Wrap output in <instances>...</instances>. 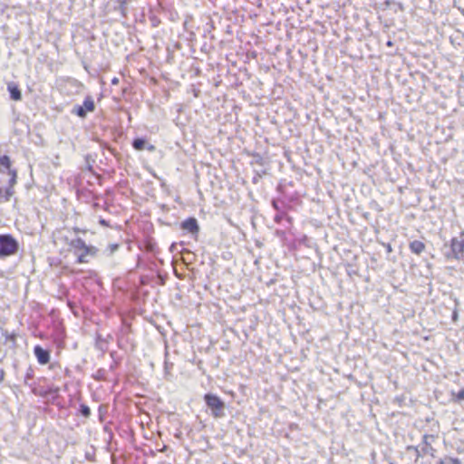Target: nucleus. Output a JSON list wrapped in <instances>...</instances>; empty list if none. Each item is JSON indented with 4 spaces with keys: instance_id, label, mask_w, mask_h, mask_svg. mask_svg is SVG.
<instances>
[{
    "instance_id": "1",
    "label": "nucleus",
    "mask_w": 464,
    "mask_h": 464,
    "mask_svg": "<svg viewBox=\"0 0 464 464\" xmlns=\"http://www.w3.org/2000/svg\"><path fill=\"white\" fill-rule=\"evenodd\" d=\"M18 251V242L10 235H0V257L14 255Z\"/></svg>"
},
{
    "instance_id": "2",
    "label": "nucleus",
    "mask_w": 464,
    "mask_h": 464,
    "mask_svg": "<svg viewBox=\"0 0 464 464\" xmlns=\"http://www.w3.org/2000/svg\"><path fill=\"white\" fill-rule=\"evenodd\" d=\"M205 401L208 408L211 409L214 417L220 418L225 415V404L218 396L213 394H206Z\"/></svg>"
},
{
    "instance_id": "3",
    "label": "nucleus",
    "mask_w": 464,
    "mask_h": 464,
    "mask_svg": "<svg viewBox=\"0 0 464 464\" xmlns=\"http://www.w3.org/2000/svg\"><path fill=\"white\" fill-rule=\"evenodd\" d=\"M451 256L455 259H461L464 256V239L454 237L451 239Z\"/></svg>"
},
{
    "instance_id": "4",
    "label": "nucleus",
    "mask_w": 464,
    "mask_h": 464,
    "mask_svg": "<svg viewBox=\"0 0 464 464\" xmlns=\"http://www.w3.org/2000/svg\"><path fill=\"white\" fill-rule=\"evenodd\" d=\"M181 227L192 234L198 232V221L194 218H188L184 222H182Z\"/></svg>"
},
{
    "instance_id": "5",
    "label": "nucleus",
    "mask_w": 464,
    "mask_h": 464,
    "mask_svg": "<svg viewBox=\"0 0 464 464\" xmlns=\"http://www.w3.org/2000/svg\"><path fill=\"white\" fill-rule=\"evenodd\" d=\"M34 354L41 364H46L50 360L48 351L43 349L41 346L34 347Z\"/></svg>"
},
{
    "instance_id": "6",
    "label": "nucleus",
    "mask_w": 464,
    "mask_h": 464,
    "mask_svg": "<svg viewBox=\"0 0 464 464\" xmlns=\"http://www.w3.org/2000/svg\"><path fill=\"white\" fill-rule=\"evenodd\" d=\"M132 146L137 150H142L144 149H147L150 151H153L155 150V147L153 145H147V142L143 139H136L133 140Z\"/></svg>"
},
{
    "instance_id": "7",
    "label": "nucleus",
    "mask_w": 464,
    "mask_h": 464,
    "mask_svg": "<svg viewBox=\"0 0 464 464\" xmlns=\"http://www.w3.org/2000/svg\"><path fill=\"white\" fill-rule=\"evenodd\" d=\"M8 91L14 101H20L22 99V93L16 85L13 83L8 84Z\"/></svg>"
},
{
    "instance_id": "8",
    "label": "nucleus",
    "mask_w": 464,
    "mask_h": 464,
    "mask_svg": "<svg viewBox=\"0 0 464 464\" xmlns=\"http://www.w3.org/2000/svg\"><path fill=\"white\" fill-rule=\"evenodd\" d=\"M410 249L411 252L420 255L425 249V245L421 241L414 240L411 242Z\"/></svg>"
},
{
    "instance_id": "9",
    "label": "nucleus",
    "mask_w": 464,
    "mask_h": 464,
    "mask_svg": "<svg viewBox=\"0 0 464 464\" xmlns=\"http://www.w3.org/2000/svg\"><path fill=\"white\" fill-rule=\"evenodd\" d=\"M82 107L86 111L92 112L95 109L94 102L92 97H87L84 102Z\"/></svg>"
},
{
    "instance_id": "10",
    "label": "nucleus",
    "mask_w": 464,
    "mask_h": 464,
    "mask_svg": "<svg viewBox=\"0 0 464 464\" xmlns=\"http://www.w3.org/2000/svg\"><path fill=\"white\" fill-rule=\"evenodd\" d=\"M0 168H4L5 169H7L8 171L10 169V159L7 156L0 157Z\"/></svg>"
},
{
    "instance_id": "11",
    "label": "nucleus",
    "mask_w": 464,
    "mask_h": 464,
    "mask_svg": "<svg viewBox=\"0 0 464 464\" xmlns=\"http://www.w3.org/2000/svg\"><path fill=\"white\" fill-rule=\"evenodd\" d=\"M440 464H462L459 459L456 458H445L440 461Z\"/></svg>"
},
{
    "instance_id": "12",
    "label": "nucleus",
    "mask_w": 464,
    "mask_h": 464,
    "mask_svg": "<svg viewBox=\"0 0 464 464\" xmlns=\"http://www.w3.org/2000/svg\"><path fill=\"white\" fill-rule=\"evenodd\" d=\"M73 111L81 118H85L87 111L82 106L75 107Z\"/></svg>"
},
{
    "instance_id": "13",
    "label": "nucleus",
    "mask_w": 464,
    "mask_h": 464,
    "mask_svg": "<svg viewBox=\"0 0 464 464\" xmlns=\"http://www.w3.org/2000/svg\"><path fill=\"white\" fill-rule=\"evenodd\" d=\"M81 412L82 414L84 416V417H89L90 414H91V411H90V408L86 405H82L81 406Z\"/></svg>"
},
{
    "instance_id": "14",
    "label": "nucleus",
    "mask_w": 464,
    "mask_h": 464,
    "mask_svg": "<svg viewBox=\"0 0 464 464\" xmlns=\"http://www.w3.org/2000/svg\"><path fill=\"white\" fill-rule=\"evenodd\" d=\"M9 174L11 175L10 186L13 187L16 182V172L14 170H9Z\"/></svg>"
},
{
    "instance_id": "15",
    "label": "nucleus",
    "mask_w": 464,
    "mask_h": 464,
    "mask_svg": "<svg viewBox=\"0 0 464 464\" xmlns=\"http://www.w3.org/2000/svg\"><path fill=\"white\" fill-rule=\"evenodd\" d=\"M14 194L12 188H9L5 190V199L8 200L10 197Z\"/></svg>"
},
{
    "instance_id": "16",
    "label": "nucleus",
    "mask_w": 464,
    "mask_h": 464,
    "mask_svg": "<svg viewBox=\"0 0 464 464\" xmlns=\"http://www.w3.org/2000/svg\"><path fill=\"white\" fill-rule=\"evenodd\" d=\"M458 399L464 400V389L459 392Z\"/></svg>"
},
{
    "instance_id": "17",
    "label": "nucleus",
    "mask_w": 464,
    "mask_h": 464,
    "mask_svg": "<svg viewBox=\"0 0 464 464\" xmlns=\"http://www.w3.org/2000/svg\"><path fill=\"white\" fill-rule=\"evenodd\" d=\"M111 83H112L113 85H117V84L119 83V79H118V78H116V77H115V78H113V79L111 80Z\"/></svg>"
},
{
    "instance_id": "18",
    "label": "nucleus",
    "mask_w": 464,
    "mask_h": 464,
    "mask_svg": "<svg viewBox=\"0 0 464 464\" xmlns=\"http://www.w3.org/2000/svg\"><path fill=\"white\" fill-rule=\"evenodd\" d=\"M4 197L3 189L0 188V199Z\"/></svg>"
},
{
    "instance_id": "19",
    "label": "nucleus",
    "mask_w": 464,
    "mask_h": 464,
    "mask_svg": "<svg viewBox=\"0 0 464 464\" xmlns=\"http://www.w3.org/2000/svg\"><path fill=\"white\" fill-rule=\"evenodd\" d=\"M79 262H80V263L84 262L83 256H81L79 257Z\"/></svg>"
},
{
    "instance_id": "20",
    "label": "nucleus",
    "mask_w": 464,
    "mask_h": 464,
    "mask_svg": "<svg viewBox=\"0 0 464 464\" xmlns=\"http://www.w3.org/2000/svg\"><path fill=\"white\" fill-rule=\"evenodd\" d=\"M387 251H388V252H392V247H391V246H390V245H388V246H387Z\"/></svg>"
},
{
    "instance_id": "21",
    "label": "nucleus",
    "mask_w": 464,
    "mask_h": 464,
    "mask_svg": "<svg viewBox=\"0 0 464 464\" xmlns=\"http://www.w3.org/2000/svg\"><path fill=\"white\" fill-rule=\"evenodd\" d=\"M3 377H4V372H2L1 375H0V382L3 380Z\"/></svg>"
},
{
    "instance_id": "22",
    "label": "nucleus",
    "mask_w": 464,
    "mask_h": 464,
    "mask_svg": "<svg viewBox=\"0 0 464 464\" xmlns=\"http://www.w3.org/2000/svg\"><path fill=\"white\" fill-rule=\"evenodd\" d=\"M3 377H4V372H2L1 375H0V382L3 380Z\"/></svg>"
},
{
    "instance_id": "23",
    "label": "nucleus",
    "mask_w": 464,
    "mask_h": 464,
    "mask_svg": "<svg viewBox=\"0 0 464 464\" xmlns=\"http://www.w3.org/2000/svg\"><path fill=\"white\" fill-rule=\"evenodd\" d=\"M101 223H102V225H105V221H104V220H102V221H101Z\"/></svg>"
}]
</instances>
